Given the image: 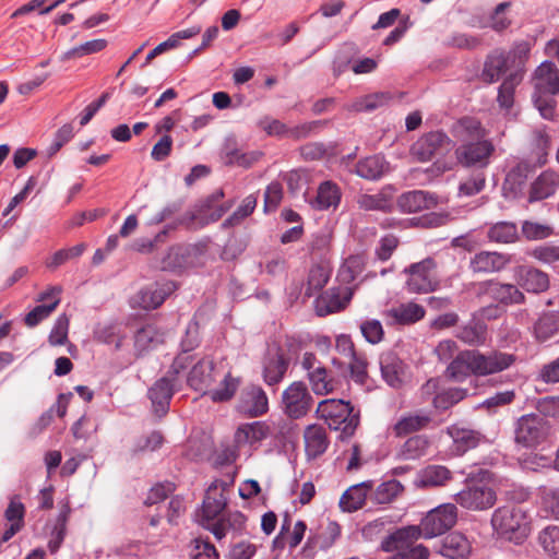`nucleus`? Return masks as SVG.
Instances as JSON below:
<instances>
[{
	"instance_id": "f257e3e1",
	"label": "nucleus",
	"mask_w": 559,
	"mask_h": 559,
	"mask_svg": "<svg viewBox=\"0 0 559 559\" xmlns=\"http://www.w3.org/2000/svg\"><path fill=\"white\" fill-rule=\"evenodd\" d=\"M454 136L461 143L454 152L456 162L461 166L484 168L489 165L495 146L485 138L478 120L471 117L459 120L454 127Z\"/></svg>"
},
{
	"instance_id": "f03ea898",
	"label": "nucleus",
	"mask_w": 559,
	"mask_h": 559,
	"mask_svg": "<svg viewBox=\"0 0 559 559\" xmlns=\"http://www.w3.org/2000/svg\"><path fill=\"white\" fill-rule=\"evenodd\" d=\"M457 521V508L453 503H443L430 510L420 521L419 526H407L397 530L390 535L386 549H393L396 540H405L409 537L432 538L442 535L452 528Z\"/></svg>"
},
{
	"instance_id": "7ed1b4c3",
	"label": "nucleus",
	"mask_w": 559,
	"mask_h": 559,
	"mask_svg": "<svg viewBox=\"0 0 559 559\" xmlns=\"http://www.w3.org/2000/svg\"><path fill=\"white\" fill-rule=\"evenodd\" d=\"M532 100L540 116L546 120H554L559 94V69L551 61L542 62L532 75Z\"/></svg>"
},
{
	"instance_id": "20e7f679",
	"label": "nucleus",
	"mask_w": 559,
	"mask_h": 559,
	"mask_svg": "<svg viewBox=\"0 0 559 559\" xmlns=\"http://www.w3.org/2000/svg\"><path fill=\"white\" fill-rule=\"evenodd\" d=\"M491 526L497 535L515 544L522 543L530 533L525 511L514 506L496 509L491 516Z\"/></svg>"
},
{
	"instance_id": "39448f33",
	"label": "nucleus",
	"mask_w": 559,
	"mask_h": 559,
	"mask_svg": "<svg viewBox=\"0 0 559 559\" xmlns=\"http://www.w3.org/2000/svg\"><path fill=\"white\" fill-rule=\"evenodd\" d=\"M188 356L178 355L167 373L148 389L147 395L157 416H164L168 412L170 400L177 389V377L188 367Z\"/></svg>"
},
{
	"instance_id": "423d86ee",
	"label": "nucleus",
	"mask_w": 559,
	"mask_h": 559,
	"mask_svg": "<svg viewBox=\"0 0 559 559\" xmlns=\"http://www.w3.org/2000/svg\"><path fill=\"white\" fill-rule=\"evenodd\" d=\"M316 412L331 429L341 430L345 436H352L359 424L358 414H354L350 403L344 400L321 401Z\"/></svg>"
},
{
	"instance_id": "0eeeda50",
	"label": "nucleus",
	"mask_w": 559,
	"mask_h": 559,
	"mask_svg": "<svg viewBox=\"0 0 559 559\" xmlns=\"http://www.w3.org/2000/svg\"><path fill=\"white\" fill-rule=\"evenodd\" d=\"M314 399L302 381L292 382L281 396L280 407L289 419H301L311 412Z\"/></svg>"
},
{
	"instance_id": "6e6552de",
	"label": "nucleus",
	"mask_w": 559,
	"mask_h": 559,
	"mask_svg": "<svg viewBox=\"0 0 559 559\" xmlns=\"http://www.w3.org/2000/svg\"><path fill=\"white\" fill-rule=\"evenodd\" d=\"M473 358L472 362H474L475 366L476 377H487L503 372L511 368L516 361L514 354L499 349H492L486 353L473 349Z\"/></svg>"
},
{
	"instance_id": "1a4fd4ad",
	"label": "nucleus",
	"mask_w": 559,
	"mask_h": 559,
	"mask_svg": "<svg viewBox=\"0 0 559 559\" xmlns=\"http://www.w3.org/2000/svg\"><path fill=\"white\" fill-rule=\"evenodd\" d=\"M548 430L547 421L540 415H523L516 421L515 441L525 448H533L546 439Z\"/></svg>"
},
{
	"instance_id": "9d476101",
	"label": "nucleus",
	"mask_w": 559,
	"mask_h": 559,
	"mask_svg": "<svg viewBox=\"0 0 559 559\" xmlns=\"http://www.w3.org/2000/svg\"><path fill=\"white\" fill-rule=\"evenodd\" d=\"M497 500L496 491L486 484L473 483L456 493L455 501L467 510L490 509Z\"/></svg>"
},
{
	"instance_id": "9b49d317",
	"label": "nucleus",
	"mask_w": 559,
	"mask_h": 559,
	"mask_svg": "<svg viewBox=\"0 0 559 559\" xmlns=\"http://www.w3.org/2000/svg\"><path fill=\"white\" fill-rule=\"evenodd\" d=\"M438 423L433 418L431 411L417 409L401 415L392 425L391 432L396 438L406 437L408 435H418L419 431L433 429Z\"/></svg>"
},
{
	"instance_id": "f8f14e48",
	"label": "nucleus",
	"mask_w": 559,
	"mask_h": 559,
	"mask_svg": "<svg viewBox=\"0 0 559 559\" xmlns=\"http://www.w3.org/2000/svg\"><path fill=\"white\" fill-rule=\"evenodd\" d=\"M436 262L431 258H426L420 262L413 263L405 272L408 273L406 282L407 289L411 293L423 294L431 292L437 286L433 274Z\"/></svg>"
},
{
	"instance_id": "ddd939ff",
	"label": "nucleus",
	"mask_w": 559,
	"mask_h": 559,
	"mask_svg": "<svg viewBox=\"0 0 559 559\" xmlns=\"http://www.w3.org/2000/svg\"><path fill=\"white\" fill-rule=\"evenodd\" d=\"M450 138L442 131H432L421 135L411 147V155L419 162H428L435 155L448 151Z\"/></svg>"
},
{
	"instance_id": "4468645a",
	"label": "nucleus",
	"mask_w": 559,
	"mask_h": 559,
	"mask_svg": "<svg viewBox=\"0 0 559 559\" xmlns=\"http://www.w3.org/2000/svg\"><path fill=\"white\" fill-rule=\"evenodd\" d=\"M354 295V287L338 286L331 287L322 293L314 300L316 313L319 317H325L331 313L342 311L349 304Z\"/></svg>"
},
{
	"instance_id": "2eb2a0df",
	"label": "nucleus",
	"mask_w": 559,
	"mask_h": 559,
	"mask_svg": "<svg viewBox=\"0 0 559 559\" xmlns=\"http://www.w3.org/2000/svg\"><path fill=\"white\" fill-rule=\"evenodd\" d=\"M237 409L247 417H260L269 412V397L257 384L246 385L239 395Z\"/></svg>"
},
{
	"instance_id": "dca6fc26",
	"label": "nucleus",
	"mask_w": 559,
	"mask_h": 559,
	"mask_svg": "<svg viewBox=\"0 0 559 559\" xmlns=\"http://www.w3.org/2000/svg\"><path fill=\"white\" fill-rule=\"evenodd\" d=\"M511 261L508 253L481 250L471 257L468 267L476 274H491L503 271Z\"/></svg>"
},
{
	"instance_id": "f3484780",
	"label": "nucleus",
	"mask_w": 559,
	"mask_h": 559,
	"mask_svg": "<svg viewBox=\"0 0 559 559\" xmlns=\"http://www.w3.org/2000/svg\"><path fill=\"white\" fill-rule=\"evenodd\" d=\"M226 484L223 480H214L207 488L203 506H202V521L203 523L213 522L225 509L227 498L224 493Z\"/></svg>"
},
{
	"instance_id": "a211bd4d",
	"label": "nucleus",
	"mask_w": 559,
	"mask_h": 559,
	"mask_svg": "<svg viewBox=\"0 0 559 559\" xmlns=\"http://www.w3.org/2000/svg\"><path fill=\"white\" fill-rule=\"evenodd\" d=\"M532 171L530 163L518 162L506 175L502 183L503 195L508 199H520L524 195L526 182Z\"/></svg>"
},
{
	"instance_id": "6ab92c4d",
	"label": "nucleus",
	"mask_w": 559,
	"mask_h": 559,
	"mask_svg": "<svg viewBox=\"0 0 559 559\" xmlns=\"http://www.w3.org/2000/svg\"><path fill=\"white\" fill-rule=\"evenodd\" d=\"M483 290L493 300L507 306L525 302V295L514 284L490 280L483 284Z\"/></svg>"
},
{
	"instance_id": "aec40b11",
	"label": "nucleus",
	"mask_w": 559,
	"mask_h": 559,
	"mask_svg": "<svg viewBox=\"0 0 559 559\" xmlns=\"http://www.w3.org/2000/svg\"><path fill=\"white\" fill-rule=\"evenodd\" d=\"M289 367V359L281 350L269 353L262 362V378L266 385H277L283 381Z\"/></svg>"
},
{
	"instance_id": "412c9836",
	"label": "nucleus",
	"mask_w": 559,
	"mask_h": 559,
	"mask_svg": "<svg viewBox=\"0 0 559 559\" xmlns=\"http://www.w3.org/2000/svg\"><path fill=\"white\" fill-rule=\"evenodd\" d=\"M514 277L518 282V285L528 293H543L549 287L548 275L533 266L519 265L514 270Z\"/></svg>"
},
{
	"instance_id": "4be33fe9",
	"label": "nucleus",
	"mask_w": 559,
	"mask_h": 559,
	"mask_svg": "<svg viewBox=\"0 0 559 559\" xmlns=\"http://www.w3.org/2000/svg\"><path fill=\"white\" fill-rule=\"evenodd\" d=\"M246 524V516L240 511L227 512L211 523H203V527L210 531L217 540H222L228 533H240Z\"/></svg>"
},
{
	"instance_id": "5701e85b",
	"label": "nucleus",
	"mask_w": 559,
	"mask_h": 559,
	"mask_svg": "<svg viewBox=\"0 0 559 559\" xmlns=\"http://www.w3.org/2000/svg\"><path fill=\"white\" fill-rule=\"evenodd\" d=\"M559 188V174L547 169L531 183L527 201L530 203L542 201L555 194Z\"/></svg>"
},
{
	"instance_id": "b1692460",
	"label": "nucleus",
	"mask_w": 559,
	"mask_h": 559,
	"mask_svg": "<svg viewBox=\"0 0 559 559\" xmlns=\"http://www.w3.org/2000/svg\"><path fill=\"white\" fill-rule=\"evenodd\" d=\"M380 370L383 380L392 388H400L405 379L406 365L394 353L389 352L380 356Z\"/></svg>"
},
{
	"instance_id": "393cba45",
	"label": "nucleus",
	"mask_w": 559,
	"mask_h": 559,
	"mask_svg": "<svg viewBox=\"0 0 559 559\" xmlns=\"http://www.w3.org/2000/svg\"><path fill=\"white\" fill-rule=\"evenodd\" d=\"M436 204V197L423 190H412L404 192L397 198L396 201L399 210L408 214L429 210Z\"/></svg>"
},
{
	"instance_id": "a878e982",
	"label": "nucleus",
	"mask_w": 559,
	"mask_h": 559,
	"mask_svg": "<svg viewBox=\"0 0 559 559\" xmlns=\"http://www.w3.org/2000/svg\"><path fill=\"white\" fill-rule=\"evenodd\" d=\"M175 286L171 282L165 284H154L142 288L135 296L134 300L141 308L145 310L158 308L166 297L174 290Z\"/></svg>"
},
{
	"instance_id": "bb28decb",
	"label": "nucleus",
	"mask_w": 559,
	"mask_h": 559,
	"mask_svg": "<svg viewBox=\"0 0 559 559\" xmlns=\"http://www.w3.org/2000/svg\"><path fill=\"white\" fill-rule=\"evenodd\" d=\"M438 552L447 559H467L472 545L463 534L454 532L441 540Z\"/></svg>"
},
{
	"instance_id": "cd10ccee",
	"label": "nucleus",
	"mask_w": 559,
	"mask_h": 559,
	"mask_svg": "<svg viewBox=\"0 0 559 559\" xmlns=\"http://www.w3.org/2000/svg\"><path fill=\"white\" fill-rule=\"evenodd\" d=\"M165 332L155 323H146L134 335L136 355H143L164 343Z\"/></svg>"
},
{
	"instance_id": "c85d7f7f",
	"label": "nucleus",
	"mask_w": 559,
	"mask_h": 559,
	"mask_svg": "<svg viewBox=\"0 0 559 559\" xmlns=\"http://www.w3.org/2000/svg\"><path fill=\"white\" fill-rule=\"evenodd\" d=\"M304 440L306 455L309 460L319 457L329 447L326 430L320 425L307 426L304 431Z\"/></svg>"
},
{
	"instance_id": "c756f323",
	"label": "nucleus",
	"mask_w": 559,
	"mask_h": 559,
	"mask_svg": "<svg viewBox=\"0 0 559 559\" xmlns=\"http://www.w3.org/2000/svg\"><path fill=\"white\" fill-rule=\"evenodd\" d=\"M455 336L468 346H481L487 342V325L480 319H471L457 328Z\"/></svg>"
},
{
	"instance_id": "7c9ffc66",
	"label": "nucleus",
	"mask_w": 559,
	"mask_h": 559,
	"mask_svg": "<svg viewBox=\"0 0 559 559\" xmlns=\"http://www.w3.org/2000/svg\"><path fill=\"white\" fill-rule=\"evenodd\" d=\"M473 349L460 352L448 365L445 374L448 378L462 382L469 374L475 376V366L473 361Z\"/></svg>"
},
{
	"instance_id": "2f4dec72",
	"label": "nucleus",
	"mask_w": 559,
	"mask_h": 559,
	"mask_svg": "<svg viewBox=\"0 0 559 559\" xmlns=\"http://www.w3.org/2000/svg\"><path fill=\"white\" fill-rule=\"evenodd\" d=\"M214 362L210 358L199 360L190 370L188 384L197 390L203 391L214 382Z\"/></svg>"
},
{
	"instance_id": "473e14b6",
	"label": "nucleus",
	"mask_w": 559,
	"mask_h": 559,
	"mask_svg": "<svg viewBox=\"0 0 559 559\" xmlns=\"http://www.w3.org/2000/svg\"><path fill=\"white\" fill-rule=\"evenodd\" d=\"M419 537H409L405 540H396L392 544L395 546L393 549H386L385 545L390 540V536L382 542V549L384 551H396L391 559H428L429 551L421 545L413 546V542Z\"/></svg>"
},
{
	"instance_id": "72a5a7b5",
	"label": "nucleus",
	"mask_w": 559,
	"mask_h": 559,
	"mask_svg": "<svg viewBox=\"0 0 559 559\" xmlns=\"http://www.w3.org/2000/svg\"><path fill=\"white\" fill-rule=\"evenodd\" d=\"M511 69L503 50H495L487 56L481 71V80L486 83L497 82L500 76Z\"/></svg>"
},
{
	"instance_id": "f704fd0d",
	"label": "nucleus",
	"mask_w": 559,
	"mask_h": 559,
	"mask_svg": "<svg viewBox=\"0 0 559 559\" xmlns=\"http://www.w3.org/2000/svg\"><path fill=\"white\" fill-rule=\"evenodd\" d=\"M389 170V163L381 155L368 156L360 159L355 167V173L367 180H378Z\"/></svg>"
},
{
	"instance_id": "c9c22d12",
	"label": "nucleus",
	"mask_w": 559,
	"mask_h": 559,
	"mask_svg": "<svg viewBox=\"0 0 559 559\" xmlns=\"http://www.w3.org/2000/svg\"><path fill=\"white\" fill-rule=\"evenodd\" d=\"M425 313L424 307L415 302L401 304L386 311V316L399 324L416 323L425 317Z\"/></svg>"
},
{
	"instance_id": "e433bc0d",
	"label": "nucleus",
	"mask_w": 559,
	"mask_h": 559,
	"mask_svg": "<svg viewBox=\"0 0 559 559\" xmlns=\"http://www.w3.org/2000/svg\"><path fill=\"white\" fill-rule=\"evenodd\" d=\"M370 485L360 483L349 487L340 499V508L345 512H354L361 509L365 504Z\"/></svg>"
},
{
	"instance_id": "4c0bfd02",
	"label": "nucleus",
	"mask_w": 559,
	"mask_h": 559,
	"mask_svg": "<svg viewBox=\"0 0 559 559\" xmlns=\"http://www.w3.org/2000/svg\"><path fill=\"white\" fill-rule=\"evenodd\" d=\"M429 444L425 435H414L401 445L397 456L404 461L418 460L427 454Z\"/></svg>"
},
{
	"instance_id": "58836bf2",
	"label": "nucleus",
	"mask_w": 559,
	"mask_h": 559,
	"mask_svg": "<svg viewBox=\"0 0 559 559\" xmlns=\"http://www.w3.org/2000/svg\"><path fill=\"white\" fill-rule=\"evenodd\" d=\"M447 432L452 438L455 449L460 453L476 448L480 441L479 432L456 425L448 427Z\"/></svg>"
},
{
	"instance_id": "ea45409f",
	"label": "nucleus",
	"mask_w": 559,
	"mask_h": 559,
	"mask_svg": "<svg viewBox=\"0 0 559 559\" xmlns=\"http://www.w3.org/2000/svg\"><path fill=\"white\" fill-rule=\"evenodd\" d=\"M341 197L342 193L336 183L332 181H324L319 186L317 197L312 202V205L320 211L336 207L341 201Z\"/></svg>"
},
{
	"instance_id": "a19ab883",
	"label": "nucleus",
	"mask_w": 559,
	"mask_h": 559,
	"mask_svg": "<svg viewBox=\"0 0 559 559\" xmlns=\"http://www.w3.org/2000/svg\"><path fill=\"white\" fill-rule=\"evenodd\" d=\"M270 436V426L264 421H254L241 425L235 439L238 443H254L266 439Z\"/></svg>"
},
{
	"instance_id": "79ce46f5",
	"label": "nucleus",
	"mask_w": 559,
	"mask_h": 559,
	"mask_svg": "<svg viewBox=\"0 0 559 559\" xmlns=\"http://www.w3.org/2000/svg\"><path fill=\"white\" fill-rule=\"evenodd\" d=\"M392 99L391 94L380 92L361 96L345 105V109L354 112L372 111L386 105Z\"/></svg>"
},
{
	"instance_id": "37998d69",
	"label": "nucleus",
	"mask_w": 559,
	"mask_h": 559,
	"mask_svg": "<svg viewBox=\"0 0 559 559\" xmlns=\"http://www.w3.org/2000/svg\"><path fill=\"white\" fill-rule=\"evenodd\" d=\"M559 331V312L547 311L540 314L534 324V335L537 341L545 342Z\"/></svg>"
},
{
	"instance_id": "c03bdc74",
	"label": "nucleus",
	"mask_w": 559,
	"mask_h": 559,
	"mask_svg": "<svg viewBox=\"0 0 559 559\" xmlns=\"http://www.w3.org/2000/svg\"><path fill=\"white\" fill-rule=\"evenodd\" d=\"M522 71H512L501 83L497 100L502 108L509 109L514 103V92L523 80Z\"/></svg>"
},
{
	"instance_id": "a18cd8bd",
	"label": "nucleus",
	"mask_w": 559,
	"mask_h": 559,
	"mask_svg": "<svg viewBox=\"0 0 559 559\" xmlns=\"http://www.w3.org/2000/svg\"><path fill=\"white\" fill-rule=\"evenodd\" d=\"M331 270L325 264L312 265L307 277L305 297L310 298L314 293L321 290L329 282Z\"/></svg>"
},
{
	"instance_id": "49530a36",
	"label": "nucleus",
	"mask_w": 559,
	"mask_h": 559,
	"mask_svg": "<svg viewBox=\"0 0 559 559\" xmlns=\"http://www.w3.org/2000/svg\"><path fill=\"white\" fill-rule=\"evenodd\" d=\"M307 379L309 380L311 390L316 395H328L335 389V381L324 366L316 370L313 373H309Z\"/></svg>"
},
{
	"instance_id": "de8ad7c7",
	"label": "nucleus",
	"mask_w": 559,
	"mask_h": 559,
	"mask_svg": "<svg viewBox=\"0 0 559 559\" xmlns=\"http://www.w3.org/2000/svg\"><path fill=\"white\" fill-rule=\"evenodd\" d=\"M241 383V379L239 377H234L230 372H228L219 386L215 390L206 392L210 395L213 402H227L229 401L238 390Z\"/></svg>"
},
{
	"instance_id": "09e8293b",
	"label": "nucleus",
	"mask_w": 559,
	"mask_h": 559,
	"mask_svg": "<svg viewBox=\"0 0 559 559\" xmlns=\"http://www.w3.org/2000/svg\"><path fill=\"white\" fill-rule=\"evenodd\" d=\"M538 543L544 551L554 559H559V526L548 525L538 533Z\"/></svg>"
},
{
	"instance_id": "8fccbe9b",
	"label": "nucleus",
	"mask_w": 559,
	"mask_h": 559,
	"mask_svg": "<svg viewBox=\"0 0 559 559\" xmlns=\"http://www.w3.org/2000/svg\"><path fill=\"white\" fill-rule=\"evenodd\" d=\"M467 389L449 388L436 394L432 405L436 409L445 411L463 401L467 396Z\"/></svg>"
},
{
	"instance_id": "3c124183",
	"label": "nucleus",
	"mask_w": 559,
	"mask_h": 559,
	"mask_svg": "<svg viewBox=\"0 0 559 559\" xmlns=\"http://www.w3.org/2000/svg\"><path fill=\"white\" fill-rule=\"evenodd\" d=\"M262 153L259 151L241 152L237 148H225L224 159L226 165H236L243 168H249L255 164Z\"/></svg>"
},
{
	"instance_id": "603ef678",
	"label": "nucleus",
	"mask_w": 559,
	"mask_h": 559,
	"mask_svg": "<svg viewBox=\"0 0 559 559\" xmlns=\"http://www.w3.org/2000/svg\"><path fill=\"white\" fill-rule=\"evenodd\" d=\"M487 237L495 242H514L518 239L516 225L509 222H499L488 229Z\"/></svg>"
},
{
	"instance_id": "864d4df0",
	"label": "nucleus",
	"mask_w": 559,
	"mask_h": 559,
	"mask_svg": "<svg viewBox=\"0 0 559 559\" xmlns=\"http://www.w3.org/2000/svg\"><path fill=\"white\" fill-rule=\"evenodd\" d=\"M515 397L516 393L513 389L500 391L484 400L478 408H483L489 414H496L500 408L512 404Z\"/></svg>"
},
{
	"instance_id": "5fc2aeb1",
	"label": "nucleus",
	"mask_w": 559,
	"mask_h": 559,
	"mask_svg": "<svg viewBox=\"0 0 559 559\" xmlns=\"http://www.w3.org/2000/svg\"><path fill=\"white\" fill-rule=\"evenodd\" d=\"M365 269V258L356 254L348 257L338 271V278L343 283L354 282Z\"/></svg>"
},
{
	"instance_id": "6e6d98bb",
	"label": "nucleus",
	"mask_w": 559,
	"mask_h": 559,
	"mask_svg": "<svg viewBox=\"0 0 559 559\" xmlns=\"http://www.w3.org/2000/svg\"><path fill=\"white\" fill-rule=\"evenodd\" d=\"M189 556L191 559H219L215 546L202 537L193 538L189 544Z\"/></svg>"
},
{
	"instance_id": "4d7b16f0",
	"label": "nucleus",
	"mask_w": 559,
	"mask_h": 559,
	"mask_svg": "<svg viewBox=\"0 0 559 559\" xmlns=\"http://www.w3.org/2000/svg\"><path fill=\"white\" fill-rule=\"evenodd\" d=\"M403 491L402 484L396 479H390L380 484L373 491V501L379 504L392 502Z\"/></svg>"
},
{
	"instance_id": "13d9d810",
	"label": "nucleus",
	"mask_w": 559,
	"mask_h": 559,
	"mask_svg": "<svg viewBox=\"0 0 559 559\" xmlns=\"http://www.w3.org/2000/svg\"><path fill=\"white\" fill-rule=\"evenodd\" d=\"M530 46L526 41L516 43L510 51H504V57L514 71H522V75L525 72V62L528 58Z\"/></svg>"
},
{
	"instance_id": "bf43d9fd",
	"label": "nucleus",
	"mask_w": 559,
	"mask_h": 559,
	"mask_svg": "<svg viewBox=\"0 0 559 559\" xmlns=\"http://www.w3.org/2000/svg\"><path fill=\"white\" fill-rule=\"evenodd\" d=\"M357 203L360 209L366 211L390 212L392 209V202L382 193L360 194L357 198Z\"/></svg>"
},
{
	"instance_id": "052dcab7",
	"label": "nucleus",
	"mask_w": 559,
	"mask_h": 559,
	"mask_svg": "<svg viewBox=\"0 0 559 559\" xmlns=\"http://www.w3.org/2000/svg\"><path fill=\"white\" fill-rule=\"evenodd\" d=\"M451 479V472L441 465L427 466L421 474V483L425 486H443Z\"/></svg>"
},
{
	"instance_id": "680f3d73",
	"label": "nucleus",
	"mask_w": 559,
	"mask_h": 559,
	"mask_svg": "<svg viewBox=\"0 0 559 559\" xmlns=\"http://www.w3.org/2000/svg\"><path fill=\"white\" fill-rule=\"evenodd\" d=\"M258 197L257 194L247 195L237 210L224 222V226L238 225L246 217L251 215L257 207Z\"/></svg>"
},
{
	"instance_id": "e2e57ef3",
	"label": "nucleus",
	"mask_w": 559,
	"mask_h": 559,
	"mask_svg": "<svg viewBox=\"0 0 559 559\" xmlns=\"http://www.w3.org/2000/svg\"><path fill=\"white\" fill-rule=\"evenodd\" d=\"M521 230L527 240H542L554 234V229L550 225L532 221H524Z\"/></svg>"
},
{
	"instance_id": "0e129e2a",
	"label": "nucleus",
	"mask_w": 559,
	"mask_h": 559,
	"mask_svg": "<svg viewBox=\"0 0 559 559\" xmlns=\"http://www.w3.org/2000/svg\"><path fill=\"white\" fill-rule=\"evenodd\" d=\"M69 324L70 320L67 314H61L57 318L48 337L50 345L60 346L67 343Z\"/></svg>"
},
{
	"instance_id": "69168bd1",
	"label": "nucleus",
	"mask_w": 559,
	"mask_h": 559,
	"mask_svg": "<svg viewBox=\"0 0 559 559\" xmlns=\"http://www.w3.org/2000/svg\"><path fill=\"white\" fill-rule=\"evenodd\" d=\"M60 302V298H56L49 305H39L36 306L32 311H29L24 322L27 326L34 328L44 319L48 318L52 311L58 307Z\"/></svg>"
},
{
	"instance_id": "338daca9",
	"label": "nucleus",
	"mask_w": 559,
	"mask_h": 559,
	"mask_svg": "<svg viewBox=\"0 0 559 559\" xmlns=\"http://www.w3.org/2000/svg\"><path fill=\"white\" fill-rule=\"evenodd\" d=\"M360 332L365 340L370 344H378L383 340L384 331L381 322L376 319H369L360 324Z\"/></svg>"
},
{
	"instance_id": "774afa93",
	"label": "nucleus",
	"mask_w": 559,
	"mask_h": 559,
	"mask_svg": "<svg viewBox=\"0 0 559 559\" xmlns=\"http://www.w3.org/2000/svg\"><path fill=\"white\" fill-rule=\"evenodd\" d=\"M542 504L547 516L559 520V487L544 490Z\"/></svg>"
}]
</instances>
